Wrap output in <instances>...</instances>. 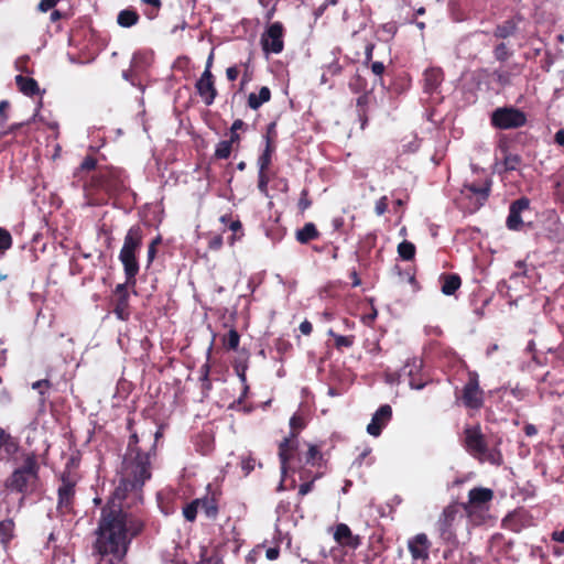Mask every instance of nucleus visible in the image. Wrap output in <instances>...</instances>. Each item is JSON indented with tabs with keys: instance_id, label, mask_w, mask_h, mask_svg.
I'll use <instances>...</instances> for the list:
<instances>
[{
	"instance_id": "5",
	"label": "nucleus",
	"mask_w": 564,
	"mask_h": 564,
	"mask_svg": "<svg viewBox=\"0 0 564 564\" xmlns=\"http://www.w3.org/2000/svg\"><path fill=\"white\" fill-rule=\"evenodd\" d=\"M463 445L465 449L479 462H488L500 466L503 462L502 454L497 447H489L487 438L479 424L467 425L464 429Z\"/></svg>"
},
{
	"instance_id": "35",
	"label": "nucleus",
	"mask_w": 564,
	"mask_h": 564,
	"mask_svg": "<svg viewBox=\"0 0 564 564\" xmlns=\"http://www.w3.org/2000/svg\"><path fill=\"white\" fill-rule=\"evenodd\" d=\"M140 15L135 9L128 8L121 10L117 15V23L121 28H131L139 23Z\"/></svg>"
},
{
	"instance_id": "1",
	"label": "nucleus",
	"mask_w": 564,
	"mask_h": 564,
	"mask_svg": "<svg viewBox=\"0 0 564 564\" xmlns=\"http://www.w3.org/2000/svg\"><path fill=\"white\" fill-rule=\"evenodd\" d=\"M147 522L143 510L122 509L113 501L106 503L100 510L91 547L97 564H127L131 543L144 532Z\"/></svg>"
},
{
	"instance_id": "6",
	"label": "nucleus",
	"mask_w": 564,
	"mask_h": 564,
	"mask_svg": "<svg viewBox=\"0 0 564 564\" xmlns=\"http://www.w3.org/2000/svg\"><path fill=\"white\" fill-rule=\"evenodd\" d=\"M456 401L462 405L474 412H478L485 404V391L480 387L479 375L469 370L467 372V380L463 388L455 392Z\"/></svg>"
},
{
	"instance_id": "33",
	"label": "nucleus",
	"mask_w": 564,
	"mask_h": 564,
	"mask_svg": "<svg viewBox=\"0 0 564 564\" xmlns=\"http://www.w3.org/2000/svg\"><path fill=\"white\" fill-rule=\"evenodd\" d=\"M319 236L321 234L317 230L315 224L313 223H306L301 229H297L295 232L296 240L302 245H306L317 239Z\"/></svg>"
},
{
	"instance_id": "23",
	"label": "nucleus",
	"mask_w": 564,
	"mask_h": 564,
	"mask_svg": "<svg viewBox=\"0 0 564 564\" xmlns=\"http://www.w3.org/2000/svg\"><path fill=\"white\" fill-rule=\"evenodd\" d=\"M22 452L19 438L0 427V454L7 459H12L15 455H21Z\"/></svg>"
},
{
	"instance_id": "64",
	"label": "nucleus",
	"mask_w": 564,
	"mask_h": 564,
	"mask_svg": "<svg viewBox=\"0 0 564 564\" xmlns=\"http://www.w3.org/2000/svg\"><path fill=\"white\" fill-rule=\"evenodd\" d=\"M370 67L371 72L377 76H381L386 69L382 62H372Z\"/></svg>"
},
{
	"instance_id": "43",
	"label": "nucleus",
	"mask_w": 564,
	"mask_h": 564,
	"mask_svg": "<svg viewBox=\"0 0 564 564\" xmlns=\"http://www.w3.org/2000/svg\"><path fill=\"white\" fill-rule=\"evenodd\" d=\"M494 57L498 62H506L512 56V51L508 47V45L505 42H500L494 47Z\"/></svg>"
},
{
	"instance_id": "30",
	"label": "nucleus",
	"mask_w": 564,
	"mask_h": 564,
	"mask_svg": "<svg viewBox=\"0 0 564 564\" xmlns=\"http://www.w3.org/2000/svg\"><path fill=\"white\" fill-rule=\"evenodd\" d=\"M271 100V90L267 86H262L259 93H250L247 99V105L252 110H258L263 104Z\"/></svg>"
},
{
	"instance_id": "61",
	"label": "nucleus",
	"mask_w": 564,
	"mask_h": 564,
	"mask_svg": "<svg viewBox=\"0 0 564 564\" xmlns=\"http://www.w3.org/2000/svg\"><path fill=\"white\" fill-rule=\"evenodd\" d=\"M332 227L335 232H343L345 227V219L341 216L332 219Z\"/></svg>"
},
{
	"instance_id": "41",
	"label": "nucleus",
	"mask_w": 564,
	"mask_h": 564,
	"mask_svg": "<svg viewBox=\"0 0 564 564\" xmlns=\"http://www.w3.org/2000/svg\"><path fill=\"white\" fill-rule=\"evenodd\" d=\"M327 334L335 339V347L338 350H341L343 348H350L354 345V341H355L354 335H348V336L338 335L333 329H329Z\"/></svg>"
},
{
	"instance_id": "39",
	"label": "nucleus",
	"mask_w": 564,
	"mask_h": 564,
	"mask_svg": "<svg viewBox=\"0 0 564 564\" xmlns=\"http://www.w3.org/2000/svg\"><path fill=\"white\" fill-rule=\"evenodd\" d=\"M416 248L414 243L409 240H403L398 245V254L402 260L410 261L415 257Z\"/></svg>"
},
{
	"instance_id": "2",
	"label": "nucleus",
	"mask_w": 564,
	"mask_h": 564,
	"mask_svg": "<svg viewBox=\"0 0 564 564\" xmlns=\"http://www.w3.org/2000/svg\"><path fill=\"white\" fill-rule=\"evenodd\" d=\"M73 185L82 183L85 206L107 205L128 191V175L123 169L98 165L93 155H86L73 174Z\"/></svg>"
},
{
	"instance_id": "9",
	"label": "nucleus",
	"mask_w": 564,
	"mask_h": 564,
	"mask_svg": "<svg viewBox=\"0 0 564 564\" xmlns=\"http://www.w3.org/2000/svg\"><path fill=\"white\" fill-rule=\"evenodd\" d=\"M527 121V115L512 106L499 107L490 115V124L499 130L518 129L525 126Z\"/></svg>"
},
{
	"instance_id": "48",
	"label": "nucleus",
	"mask_w": 564,
	"mask_h": 564,
	"mask_svg": "<svg viewBox=\"0 0 564 564\" xmlns=\"http://www.w3.org/2000/svg\"><path fill=\"white\" fill-rule=\"evenodd\" d=\"M232 147L230 145V142H227L226 140L220 141L215 150V158L219 160L228 159L231 154Z\"/></svg>"
},
{
	"instance_id": "20",
	"label": "nucleus",
	"mask_w": 564,
	"mask_h": 564,
	"mask_svg": "<svg viewBox=\"0 0 564 564\" xmlns=\"http://www.w3.org/2000/svg\"><path fill=\"white\" fill-rule=\"evenodd\" d=\"M530 199L527 197H520L519 199L511 203L509 207V215L507 217L506 225L510 230H520L523 221L521 213L529 209Z\"/></svg>"
},
{
	"instance_id": "28",
	"label": "nucleus",
	"mask_w": 564,
	"mask_h": 564,
	"mask_svg": "<svg viewBox=\"0 0 564 564\" xmlns=\"http://www.w3.org/2000/svg\"><path fill=\"white\" fill-rule=\"evenodd\" d=\"M440 282L441 291L445 295H454L462 285V279L457 273H442Z\"/></svg>"
},
{
	"instance_id": "53",
	"label": "nucleus",
	"mask_w": 564,
	"mask_h": 564,
	"mask_svg": "<svg viewBox=\"0 0 564 564\" xmlns=\"http://www.w3.org/2000/svg\"><path fill=\"white\" fill-rule=\"evenodd\" d=\"M162 242V236L158 235L148 247V264H151L156 257L158 246Z\"/></svg>"
},
{
	"instance_id": "32",
	"label": "nucleus",
	"mask_w": 564,
	"mask_h": 564,
	"mask_svg": "<svg viewBox=\"0 0 564 564\" xmlns=\"http://www.w3.org/2000/svg\"><path fill=\"white\" fill-rule=\"evenodd\" d=\"M371 99V93L365 91L356 99V112L357 117L361 123V128L368 122V108Z\"/></svg>"
},
{
	"instance_id": "37",
	"label": "nucleus",
	"mask_w": 564,
	"mask_h": 564,
	"mask_svg": "<svg viewBox=\"0 0 564 564\" xmlns=\"http://www.w3.org/2000/svg\"><path fill=\"white\" fill-rule=\"evenodd\" d=\"M276 150V144L265 143L264 150L259 155L257 165L258 170L269 171L272 164V156Z\"/></svg>"
},
{
	"instance_id": "62",
	"label": "nucleus",
	"mask_w": 564,
	"mask_h": 564,
	"mask_svg": "<svg viewBox=\"0 0 564 564\" xmlns=\"http://www.w3.org/2000/svg\"><path fill=\"white\" fill-rule=\"evenodd\" d=\"M240 75V69L237 65L230 66L226 69V77L229 82H235Z\"/></svg>"
},
{
	"instance_id": "49",
	"label": "nucleus",
	"mask_w": 564,
	"mask_h": 564,
	"mask_svg": "<svg viewBox=\"0 0 564 564\" xmlns=\"http://www.w3.org/2000/svg\"><path fill=\"white\" fill-rule=\"evenodd\" d=\"M229 229L232 231V235L229 238V243L234 245L236 240H239L243 236L241 221L239 219L231 220Z\"/></svg>"
},
{
	"instance_id": "47",
	"label": "nucleus",
	"mask_w": 564,
	"mask_h": 564,
	"mask_svg": "<svg viewBox=\"0 0 564 564\" xmlns=\"http://www.w3.org/2000/svg\"><path fill=\"white\" fill-rule=\"evenodd\" d=\"M274 348H275L276 352L279 354L280 359H282L284 355L292 351L293 346L289 339H286L284 337H279L274 340Z\"/></svg>"
},
{
	"instance_id": "14",
	"label": "nucleus",
	"mask_w": 564,
	"mask_h": 564,
	"mask_svg": "<svg viewBox=\"0 0 564 564\" xmlns=\"http://www.w3.org/2000/svg\"><path fill=\"white\" fill-rule=\"evenodd\" d=\"M408 551L414 562L425 563L430 558L432 542L425 533H417L406 542Z\"/></svg>"
},
{
	"instance_id": "55",
	"label": "nucleus",
	"mask_w": 564,
	"mask_h": 564,
	"mask_svg": "<svg viewBox=\"0 0 564 564\" xmlns=\"http://www.w3.org/2000/svg\"><path fill=\"white\" fill-rule=\"evenodd\" d=\"M312 206V200L308 197V189L303 188L301 192V196L297 203V207L301 213H304L306 209H308Z\"/></svg>"
},
{
	"instance_id": "42",
	"label": "nucleus",
	"mask_w": 564,
	"mask_h": 564,
	"mask_svg": "<svg viewBox=\"0 0 564 564\" xmlns=\"http://www.w3.org/2000/svg\"><path fill=\"white\" fill-rule=\"evenodd\" d=\"M239 343H240V335L235 328H231L223 337V345L227 350H237Z\"/></svg>"
},
{
	"instance_id": "29",
	"label": "nucleus",
	"mask_w": 564,
	"mask_h": 564,
	"mask_svg": "<svg viewBox=\"0 0 564 564\" xmlns=\"http://www.w3.org/2000/svg\"><path fill=\"white\" fill-rule=\"evenodd\" d=\"M15 84H17L19 90L25 96L33 97V96L40 94L39 84L32 77L17 75Z\"/></svg>"
},
{
	"instance_id": "3",
	"label": "nucleus",
	"mask_w": 564,
	"mask_h": 564,
	"mask_svg": "<svg viewBox=\"0 0 564 564\" xmlns=\"http://www.w3.org/2000/svg\"><path fill=\"white\" fill-rule=\"evenodd\" d=\"M152 476L151 451L126 453L122 460L119 485L107 503L113 501L126 509L121 501L131 494L134 499H141L142 487Z\"/></svg>"
},
{
	"instance_id": "58",
	"label": "nucleus",
	"mask_w": 564,
	"mask_h": 564,
	"mask_svg": "<svg viewBox=\"0 0 564 564\" xmlns=\"http://www.w3.org/2000/svg\"><path fill=\"white\" fill-rule=\"evenodd\" d=\"M388 210V198L387 196L380 197L376 202L375 212L378 216L383 215Z\"/></svg>"
},
{
	"instance_id": "10",
	"label": "nucleus",
	"mask_w": 564,
	"mask_h": 564,
	"mask_svg": "<svg viewBox=\"0 0 564 564\" xmlns=\"http://www.w3.org/2000/svg\"><path fill=\"white\" fill-rule=\"evenodd\" d=\"M284 26L282 22L271 23L261 35V47L265 54H280L284 50Z\"/></svg>"
},
{
	"instance_id": "24",
	"label": "nucleus",
	"mask_w": 564,
	"mask_h": 564,
	"mask_svg": "<svg viewBox=\"0 0 564 564\" xmlns=\"http://www.w3.org/2000/svg\"><path fill=\"white\" fill-rule=\"evenodd\" d=\"M143 241V229L137 224L131 226L123 239V245L121 250L127 252L138 253L142 247Z\"/></svg>"
},
{
	"instance_id": "21",
	"label": "nucleus",
	"mask_w": 564,
	"mask_h": 564,
	"mask_svg": "<svg viewBox=\"0 0 564 564\" xmlns=\"http://www.w3.org/2000/svg\"><path fill=\"white\" fill-rule=\"evenodd\" d=\"M490 189L491 181L486 180L482 184H465L463 193H465L469 198H475L474 207L479 208L487 202L490 195Z\"/></svg>"
},
{
	"instance_id": "52",
	"label": "nucleus",
	"mask_w": 564,
	"mask_h": 564,
	"mask_svg": "<svg viewBox=\"0 0 564 564\" xmlns=\"http://www.w3.org/2000/svg\"><path fill=\"white\" fill-rule=\"evenodd\" d=\"M322 475V473H315L312 479H310L308 481H303L299 487V496L304 497L307 494H310L314 488L315 480L319 479Z\"/></svg>"
},
{
	"instance_id": "12",
	"label": "nucleus",
	"mask_w": 564,
	"mask_h": 564,
	"mask_svg": "<svg viewBox=\"0 0 564 564\" xmlns=\"http://www.w3.org/2000/svg\"><path fill=\"white\" fill-rule=\"evenodd\" d=\"M129 288L132 289V284H128V281H126L124 283L117 284L112 291L110 304L112 306L113 314L120 321H128L131 314Z\"/></svg>"
},
{
	"instance_id": "26",
	"label": "nucleus",
	"mask_w": 564,
	"mask_h": 564,
	"mask_svg": "<svg viewBox=\"0 0 564 564\" xmlns=\"http://www.w3.org/2000/svg\"><path fill=\"white\" fill-rule=\"evenodd\" d=\"M305 444L307 447L306 451L304 453L301 452L303 463H305V465H308L310 467H323L327 460L324 457V454L322 453V445L311 443Z\"/></svg>"
},
{
	"instance_id": "50",
	"label": "nucleus",
	"mask_w": 564,
	"mask_h": 564,
	"mask_svg": "<svg viewBox=\"0 0 564 564\" xmlns=\"http://www.w3.org/2000/svg\"><path fill=\"white\" fill-rule=\"evenodd\" d=\"M270 182L268 171L258 170V189L264 196L269 195L268 184Z\"/></svg>"
},
{
	"instance_id": "25",
	"label": "nucleus",
	"mask_w": 564,
	"mask_h": 564,
	"mask_svg": "<svg viewBox=\"0 0 564 564\" xmlns=\"http://www.w3.org/2000/svg\"><path fill=\"white\" fill-rule=\"evenodd\" d=\"M423 76V90L430 95L434 94L444 80V73L440 67L427 68Z\"/></svg>"
},
{
	"instance_id": "22",
	"label": "nucleus",
	"mask_w": 564,
	"mask_h": 564,
	"mask_svg": "<svg viewBox=\"0 0 564 564\" xmlns=\"http://www.w3.org/2000/svg\"><path fill=\"white\" fill-rule=\"evenodd\" d=\"M334 540L343 547L356 550L361 545V538L352 534L350 528L346 523H338L335 527Z\"/></svg>"
},
{
	"instance_id": "60",
	"label": "nucleus",
	"mask_w": 564,
	"mask_h": 564,
	"mask_svg": "<svg viewBox=\"0 0 564 564\" xmlns=\"http://www.w3.org/2000/svg\"><path fill=\"white\" fill-rule=\"evenodd\" d=\"M138 443H139L138 435L135 433L131 434L130 437H129V443H128V447H127V452L126 453L142 452L141 448L138 446Z\"/></svg>"
},
{
	"instance_id": "15",
	"label": "nucleus",
	"mask_w": 564,
	"mask_h": 564,
	"mask_svg": "<svg viewBox=\"0 0 564 564\" xmlns=\"http://www.w3.org/2000/svg\"><path fill=\"white\" fill-rule=\"evenodd\" d=\"M195 88L198 96L202 98L206 106L214 104L218 91L215 85V76L212 70L203 72L200 77L195 83Z\"/></svg>"
},
{
	"instance_id": "40",
	"label": "nucleus",
	"mask_w": 564,
	"mask_h": 564,
	"mask_svg": "<svg viewBox=\"0 0 564 564\" xmlns=\"http://www.w3.org/2000/svg\"><path fill=\"white\" fill-rule=\"evenodd\" d=\"M198 501H202L200 499H193L191 502L186 503L183 509H182V513H183V517L184 519L187 521V522H194L197 518V513H198V509H199V502Z\"/></svg>"
},
{
	"instance_id": "56",
	"label": "nucleus",
	"mask_w": 564,
	"mask_h": 564,
	"mask_svg": "<svg viewBox=\"0 0 564 564\" xmlns=\"http://www.w3.org/2000/svg\"><path fill=\"white\" fill-rule=\"evenodd\" d=\"M48 388H51V382L48 379L37 380L32 383V389L39 391L40 395L42 397V401H44V395Z\"/></svg>"
},
{
	"instance_id": "63",
	"label": "nucleus",
	"mask_w": 564,
	"mask_h": 564,
	"mask_svg": "<svg viewBox=\"0 0 564 564\" xmlns=\"http://www.w3.org/2000/svg\"><path fill=\"white\" fill-rule=\"evenodd\" d=\"M300 332L305 335L310 336L313 332V325L310 321L305 319L300 324Z\"/></svg>"
},
{
	"instance_id": "19",
	"label": "nucleus",
	"mask_w": 564,
	"mask_h": 564,
	"mask_svg": "<svg viewBox=\"0 0 564 564\" xmlns=\"http://www.w3.org/2000/svg\"><path fill=\"white\" fill-rule=\"evenodd\" d=\"M137 254L138 253L122 250L119 252V260L123 267L126 281H128V284H132V289H134L137 285V275L140 271V264Z\"/></svg>"
},
{
	"instance_id": "59",
	"label": "nucleus",
	"mask_w": 564,
	"mask_h": 564,
	"mask_svg": "<svg viewBox=\"0 0 564 564\" xmlns=\"http://www.w3.org/2000/svg\"><path fill=\"white\" fill-rule=\"evenodd\" d=\"M59 0H41L37 10L41 12H47L55 8Z\"/></svg>"
},
{
	"instance_id": "57",
	"label": "nucleus",
	"mask_w": 564,
	"mask_h": 564,
	"mask_svg": "<svg viewBox=\"0 0 564 564\" xmlns=\"http://www.w3.org/2000/svg\"><path fill=\"white\" fill-rule=\"evenodd\" d=\"M224 240L221 235H210L208 237V248L217 251L223 247Z\"/></svg>"
},
{
	"instance_id": "7",
	"label": "nucleus",
	"mask_w": 564,
	"mask_h": 564,
	"mask_svg": "<svg viewBox=\"0 0 564 564\" xmlns=\"http://www.w3.org/2000/svg\"><path fill=\"white\" fill-rule=\"evenodd\" d=\"M77 481V475L73 474L70 470H63L59 476L56 509L62 516L74 514Z\"/></svg>"
},
{
	"instance_id": "4",
	"label": "nucleus",
	"mask_w": 564,
	"mask_h": 564,
	"mask_svg": "<svg viewBox=\"0 0 564 564\" xmlns=\"http://www.w3.org/2000/svg\"><path fill=\"white\" fill-rule=\"evenodd\" d=\"M39 457L36 452L23 449L20 455L21 464L4 479V488L23 497L35 492L40 484Z\"/></svg>"
},
{
	"instance_id": "8",
	"label": "nucleus",
	"mask_w": 564,
	"mask_h": 564,
	"mask_svg": "<svg viewBox=\"0 0 564 564\" xmlns=\"http://www.w3.org/2000/svg\"><path fill=\"white\" fill-rule=\"evenodd\" d=\"M290 432L278 445L279 460L286 462L300 449V434L306 427L304 416L295 413L290 419Z\"/></svg>"
},
{
	"instance_id": "51",
	"label": "nucleus",
	"mask_w": 564,
	"mask_h": 564,
	"mask_svg": "<svg viewBox=\"0 0 564 564\" xmlns=\"http://www.w3.org/2000/svg\"><path fill=\"white\" fill-rule=\"evenodd\" d=\"M492 77L501 87H506L511 84V74L508 70L496 69L492 73Z\"/></svg>"
},
{
	"instance_id": "36",
	"label": "nucleus",
	"mask_w": 564,
	"mask_h": 564,
	"mask_svg": "<svg viewBox=\"0 0 564 564\" xmlns=\"http://www.w3.org/2000/svg\"><path fill=\"white\" fill-rule=\"evenodd\" d=\"M140 6L143 15L149 20H154L159 17L163 3L161 0H140Z\"/></svg>"
},
{
	"instance_id": "31",
	"label": "nucleus",
	"mask_w": 564,
	"mask_h": 564,
	"mask_svg": "<svg viewBox=\"0 0 564 564\" xmlns=\"http://www.w3.org/2000/svg\"><path fill=\"white\" fill-rule=\"evenodd\" d=\"M202 501L199 502V508H202L206 518L209 520H216L219 513L218 499L215 495L208 496L206 495L203 498H199Z\"/></svg>"
},
{
	"instance_id": "54",
	"label": "nucleus",
	"mask_w": 564,
	"mask_h": 564,
	"mask_svg": "<svg viewBox=\"0 0 564 564\" xmlns=\"http://www.w3.org/2000/svg\"><path fill=\"white\" fill-rule=\"evenodd\" d=\"M276 138H278L276 122L272 121L267 126V130H265V134H264L265 143L275 144Z\"/></svg>"
},
{
	"instance_id": "38",
	"label": "nucleus",
	"mask_w": 564,
	"mask_h": 564,
	"mask_svg": "<svg viewBox=\"0 0 564 564\" xmlns=\"http://www.w3.org/2000/svg\"><path fill=\"white\" fill-rule=\"evenodd\" d=\"M522 163V158L517 153L506 151L502 165L506 172L517 171Z\"/></svg>"
},
{
	"instance_id": "17",
	"label": "nucleus",
	"mask_w": 564,
	"mask_h": 564,
	"mask_svg": "<svg viewBox=\"0 0 564 564\" xmlns=\"http://www.w3.org/2000/svg\"><path fill=\"white\" fill-rule=\"evenodd\" d=\"M392 419V408L389 404H382L372 415L370 423L367 425V432L375 437H378L382 430Z\"/></svg>"
},
{
	"instance_id": "27",
	"label": "nucleus",
	"mask_w": 564,
	"mask_h": 564,
	"mask_svg": "<svg viewBox=\"0 0 564 564\" xmlns=\"http://www.w3.org/2000/svg\"><path fill=\"white\" fill-rule=\"evenodd\" d=\"M522 20L523 18L521 14H516L502 23L497 24L494 30V36L499 40H506L510 36H513L517 33L518 25Z\"/></svg>"
},
{
	"instance_id": "11",
	"label": "nucleus",
	"mask_w": 564,
	"mask_h": 564,
	"mask_svg": "<svg viewBox=\"0 0 564 564\" xmlns=\"http://www.w3.org/2000/svg\"><path fill=\"white\" fill-rule=\"evenodd\" d=\"M457 513V506L449 505L443 509V512L437 520L436 525L440 539L446 544L456 545L458 543L457 535L454 530V521Z\"/></svg>"
},
{
	"instance_id": "34",
	"label": "nucleus",
	"mask_w": 564,
	"mask_h": 564,
	"mask_svg": "<svg viewBox=\"0 0 564 564\" xmlns=\"http://www.w3.org/2000/svg\"><path fill=\"white\" fill-rule=\"evenodd\" d=\"M15 523L12 519L0 521V544L8 549L10 542L14 539Z\"/></svg>"
},
{
	"instance_id": "46",
	"label": "nucleus",
	"mask_w": 564,
	"mask_h": 564,
	"mask_svg": "<svg viewBox=\"0 0 564 564\" xmlns=\"http://www.w3.org/2000/svg\"><path fill=\"white\" fill-rule=\"evenodd\" d=\"M241 66L243 67V69L239 83V91H243L246 89V86L253 79V68L251 67L250 63H242Z\"/></svg>"
},
{
	"instance_id": "44",
	"label": "nucleus",
	"mask_w": 564,
	"mask_h": 564,
	"mask_svg": "<svg viewBox=\"0 0 564 564\" xmlns=\"http://www.w3.org/2000/svg\"><path fill=\"white\" fill-rule=\"evenodd\" d=\"M349 89L355 94H364L367 88V80L361 75L356 74L349 80Z\"/></svg>"
},
{
	"instance_id": "16",
	"label": "nucleus",
	"mask_w": 564,
	"mask_h": 564,
	"mask_svg": "<svg viewBox=\"0 0 564 564\" xmlns=\"http://www.w3.org/2000/svg\"><path fill=\"white\" fill-rule=\"evenodd\" d=\"M290 459L286 462L280 460L281 465V474L284 477L289 471L297 473L299 477L302 481H308L312 479L314 474L308 468V465L303 463V457L301 454V449H297L293 455H291Z\"/></svg>"
},
{
	"instance_id": "45",
	"label": "nucleus",
	"mask_w": 564,
	"mask_h": 564,
	"mask_svg": "<svg viewBox=\"0 0 564 564\" xmlns=\"http://www.w3.org/2000/svg\"><path fill=\"white\" fill-rule=\"evenodd\" d=\"M13 245V238L11 232L0 227V254L3 256Z\"/></svg>"
},
{
	"instance_id": "18",
	"label": "nucleus",
	"mask_w": 564,
	"mask_h": 564,
	"mask_svg": "<svg viewBox=\"0 0 564 564\" xmlns=\"http://www.w3.org/2000/svg\"><path fill=\"white\" fill-rule=\"evenodd\" d=\"M421 370L422 360L417 358L409 360L402 368V375L409 378V384L412 389H423L427 382Z\"/></svg>"
},
{
	"instance_id": "13",
	"label": "nucleus",
	"mask_w": 564,
	"mask_h": 564,
	"mask_svg": "<svg viewBox=\"0 0 564 564\" xmlns=\"http://www.w3.org/2000/svg\"><path fill=\"white\" fill-rule=\"evenodd\" d=\"M494 499V491L485 487H475L468 492V501L462 507L466 514L471 518L478 510H488V503Z\"/></svg>"
}]
</instances>
